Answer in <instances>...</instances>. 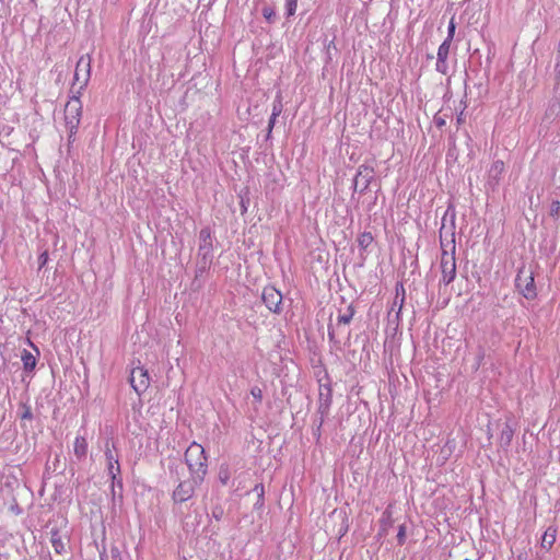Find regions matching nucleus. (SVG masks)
Here are the masks:
<instances>
[{
    "label": "nucleus",
    "mask_w": 560,
    "mask_h": 560,
    "mask_svg": "<svg viewBox=\"0 0 560 560\" xmlns=\"http://www.w3.org/2000/svg\"><path fill=\"white\" fill-rule=\"evenodd\" d=\"M442 248L441 268L444 285L455 279V210L452 207L445 211L440 229Z\"/></svg>",
    "instance_id": "obj_1"
},
{
    "label": "nucleus",
    "mask_w": 560,
    "mask_h": 560,
    "mask_svg": "<svg viewBox=\"0 0 560 560\" xmlns=\"http://www.w3.org/2000/svg\"><path fill=\"white\" fill-rule=\"evenodd\" d=\"M185 462L191 477L203 481L208 472V459L201 444L192 442L185 452Z\"/></svg>",
    "instance_id": "obj_2"
},
{
    "label": "nucleus",
    "mask_w": 560,
    "mask_h": 560,
    "mask_svg": "<svg viewBox=\"0 0 560 560\" xmlns=\"http://www.w3.org/2000/svg\"><path fill=\"white\" fill-rule=\"evenodd\" d=\"M82 117L80 94L72 96L65 106V124L69 132V141H73Z\"/></svg>",
    "instance_id": "obj_3"
},
{
    "label": "nucleus",
    "mask_w": 560,
    "mask_h": 560,
    "mask_svg": "<svg viewBox=\"0 0 560 560\" xmlns=\"http://www.w3.org/2000/svg\"><path fill=\"white\" fill-rule=\"evenodd\" d=\"M92 58L89 54L82 55L75 66L73 75V86H78V94L86 88L91 78Z\"/></svg>",
    "instance_id": "obj_4"
},
{
    "label": "nucleus",
    "mask_w": 560,
    "mask_h": 560,
    "mask_svg": "<svg viewBox=\"0 0 560 560\" xmlns=\"http://www.w3.org/2000/svg\"><path fill=\"white\" fill-rule=\"evenodd\" d=\"M515 284L520 293L528 299L533 300L536 298V287L534 281V272L525 267L520 268L515 279Z\"/></svg>",
    "instance_id": "obj_5"
},
{
    "label": "nucleus",
    "mask_w": 560,
    "mask_h": 560,
    "mask_svg": "<svg viewBox=\"0 0 560 560\" xmlns=\"http://www.w3.org/2000/svg\"><path fill=\"white\" fill-rule=\"evenodd\" d=\"M201 481L196 480L191 477L190 480H184L178 483V486L173 491V500L176 503H183L191 499L195 494V490L197 485H199Z\"/></svg>",
    "instance_id": "obj_6"
},
{
    "label": "nucleus",
    "mask_w": 560,
    "mask_h": 560,
    "mask_svg": "<svg viewBox=\"0 0 560 560\" xmlns=\"http://www.w3.org/2000/svg\"><path fill=\"white\" fill-rule=\"evenodd\" d=\"M130 385L138 395L144 393L150 386V376L147 369L137 366L130 374Z\"/></svg>",
    "instance_id": "obj_7"
},
{
    "label": "nucleus",
    "mask_w": 560,
    "mask_h": 560,
    "mask_svg": "<svg viewBox=\"0 0 560 560\" xmlns=\"http://www.w3.org/2000/svg\"><path fill=\"white\" fill-rule=\"evenodd\" d=\"M374 178V168L368 165H360L354 178V191L364 192Z\"/></svg>",
    "instance_id": "obj_8"
},
{
    "label": "nucleus",
    "mask_w": 560,
    "mask_h": 560,
    "mask_svg": "<svg viewBox=\"0 0 560 560\" xmlns=\"http://www.w3.org/2000/svg\"><path fill=\"white\" fill-rule=\"evenodd\" d=\"M262 301L269 311L280 313L282 304V294L275 287H266L262 290Z\"/></svg>",
    "instance_id": "obj_9"
},
{
    "label": "nucleus",
    "mask_w": 560,
    "mask_h": 560,
    "mask_svg": "<svg viewBox=\"0 0 560 560\" xmlns=\"http://www.w3.org/2000/svg\"><path fill=\"white\" fill-rule=\"evenodd\" d=\"M105 457L107 462L108 475L113 480H115L116 477L120 474V466L115 444L109 440L105 443Z\"/></svg>",
    "instance_id": "obj_10"
},
{
    "label": "nucleus",
    "mask_w": 560,
    "mask_h": 560,
    "mask_svg": "<svg viewBox=\"0 0 560 560\" xmlns=\"http://www.w3.org/2000/svg\"><path fill=\"white\" fill-rule=\"evenodd\" d=\"M504 171V163L502 161H495L492 163L489 170V185L495 187L499 184L501 175Z\"/></svg>",
    "instance_id": "obj_11"
},
{
    "label": "nucleus",
    "mask_w": 560,
    "mask_h": 560,
    "mask_svg": "<svg viewBox=\"0 0 560 560\" xmlns=\"http://www.w3.org/2000/svg\"><path fill=\"white\" fill-rule=\"evenodd\" d=\"M455 32V18L452 16L450 19L448 23V38L440 46L438 51V59H445L448 56L450 50V38L452 37L453 33Z\"/></svg>",
    "instance_id": "obj_12"
},
{
    "label": "nucleus",
    "mask_w": 560,
    "mask_h": 560,
    "mask_svg": "<svg viewBox=\"0 0 560 560\" xmlns=\"http://www.w3.org/2000/svg\"><path fill=\"white\" fill-rule=\"evenodd\" d=\"M73 453L79 460L85 458L88 454V441L84 436H77L74 439Z\"/></svg>",
    "instance_id": "obj_13"
},
{
    "label": "nucleus",
    "mask_w": 560,
    "mask_h": 560,
    "mask_svg": "<svg viewBox=\"0 0 560 560\" xmlns=\"http://www.w3.org/2000/svg\"><path fill=\"white\" fill-rule=\"evenodd\" d=\"M556 535H557V529L553 527H548L546 529L545 534L542 535L541 547L547 550L550 549L556 541Z\"/></svg>",
    "instance_id": "obj_14"
},
{
    "label": "nucleus",
    "mask_w": 560,
    "mask_h": 560,
    "mask_svg": "<svg viewBox=\"0 0 560 560\" xmlns=\"http://www.w3.org/2000/svg\"><path fill=\"white\" fill-rule=\"evenodd\" d=\"M24 370L32 371L36 366V358L27 350H24L21 355Z\"/></svg>",
    "instance_id": "obj_15"
},
{
    "label": "nucleus",
    "mask_w": 560,
    "mask_h": 560,
    "mask_svg": "<svg viewBox=\"0 0 560 560\" xmlns=\"http://www.w3.org/2000/svg\"><path fill=\"white\" fill-rule=\"evenodd\" d=\"M358 245L362 250H366L373 243L374 237L371 232H363L358 236Z\"/></svg>",
    "instance_id": "obj_16"
},
{
    "label": "nucleus",
    "mask_w": 560,
    "mask_h": 560,
    "mask_svg": "<svg viewBox=\"0 0 560 560\" xmlns=\"http://www.w3.org/2000/svg\"><path fill=\"white\" fill-rule=\"evenodd\" d=\"M354 315V308L352 305H349L345 313L339 314L337 317L338 325H349Z\"/></svg>",
    "instance_id": "obj_17"
},
{
    "label": "nucleus",
    "mask_w": 560,
    "mask_h": 560,
    "mask_svg": "<svg viewBox=\"0 0 560 560\" xmlns=\"http://www.w3.org/2000/svg\"><path fill=\"white\" fill-rule=\"evenodd\" d=\"M513 438V430L509 424H504L500 434V444L503 446H509Z\"/></svg>",
    "instance_id": "obj_18"
},
{
    "label": "nucleus",
    "mask_w": 560,
    "mask_h": 560,
    "mask_svg": "<svg viewBox=\"0 0 560 560\" xmlns=\"http://www.w3.org/2000/svg\"><path fill=\"white\" fill-rule=\"evenodd\" d=\"M218 477H219V480L220 482L223 485V486H226L230 481V478H231V474H230V468L228 465L223 464L220 466V469H219V472H218Z\"/></svg>",
    "instance_id": "obj_19"
},
{
    "label": "nucleus",
    "mask_w": 560,
    "mask_h": 560,
    "mask_svg": "<svg viewBox=\"0 0 560 560\" xmlns=\"http://www.w3.org/2000/svg\"><path fill=\"white\" fill-rule=\"evenodd\" d=\"M51 545L57 553H62L65 551L63 541L61 537L58 535V533H52Z\"/></svg>",
    "instance_id": "obj_20"
},
{
    "label": "nucleus",
    "mask_w": 560,
    "mask_h": 560,
    "mask_svg": "<svg viewBox=\"0 0 560 560\" xmlns=\"http://www.w3.org/2000/svg\"><path fill=\"white\" fill-rule=\"evenodd\" d=\"M381 524H382L383 530H386L387 527L390 526V524H392V511L389 510V508H387L385 510V512L383 513V517L381 520Z\"/></svg>",
    "instance_id": "obj_21"
},
{
    "label": "nucleus",
    "mask_w": 560,
    "mask_h": 560,
    "mask_svg": "<svg viewBox=\"0 0 560 560\" xmlns=\"http://www.w3.org/2000/svg\"><path fill=\"white\" fill-rule=\"evenodd\" d=\"M285 8L288 16L294 15L298 9V0H285Z\"/></svg>",
    "instance_id": "obj_22"
},
{
    "label": "nucleus",
    "mask_w": 560,
    "mask_h": 560,
    "mask_svg": "<svg viewBox=\"0 0 560 560\" xmlns=\"http://www.w3.org/2000/svg\"><path fill=\"white\" fill-rule=\"evenodd\" d=\"M396 299H399V311H401L405 301V288L401 283L396 285Z\"/></svg>",
    "instance_id": "obj_23"
},
{
    "label": "nucleus",
    "mask_w": 560,
    "mask_h": 560,
    "mask_svg": "<svg viewBox=\"0 0 560 560\" xmlns=\"http://www.w3.org/2000/svg\"><path fill=\"white\" fill-rule=\"evenodd\" d=\"M282 113V103H281V96H278V101L273 103L272 105V113L273 119H277V117Z\"/></svg>",
    "instance_id": "obj_24"
},
{
    "label": "nucleus",
    "mask_w": 560,
    "mask_h": 560,
    "mask_svg": "<svg viewBox=\"0 0 560 560\" xmlns=\"http://www.w3.org/2000/svg\"><path fill=\"white\" fill-rule=\"evenodd\" d=\"M550 215L555 219H558L560 215V201L553 200L550 206Z\"/></svg>",
    "instance_id": "obj_25"
},
{
    "label": "nucleus",
    "mask_w": 560,
    "mask_h": 560,
    "mask_svg": "<svg viewBox=\"0 0 560 560\" xmlns=\"http://www.w3.org/2000/svg\"><path fill=\"white\" fill-rule=\"evenodd\" d=\"M262 15L268 22H272L273 18L276 16V12L271 7H265L262 9Z\"/></svg>",
    "instance_id": "obj_26"
},
{
    "label": "nucleus",
    "mask_w": 560,
    "mask_h": 560,
    "mask_svg": "<svg viewBox=\"0 0 560 560\" xmlns=\"http://www.w3.org/2000/svg\"><path fill=\"white\" fill-rule=\"evenodd\" d=\"M250 395L257 400V402H261L262 400V390L258 386H254L250 389Z\"/></svg>",
    "instance_id": "obj_27"
},
{
    "label": "nucleus",
    "mask_w": 560,
    "mask_h": 560,
    "mask_svg": "<svg viewBox=\"0 0 560 560\" xmlns=\"http://www.w3.org/2000/svg\"><path fill=\"white\" fill-rule=\"evenodd\" d=\"M397 540L399 545H404L406 540V526L400 525L397 534Z\"/></svg>",
    "instance_id": "obj_28"
},
{
    "label": "nucleus",
    "mask_w": 560,
    "mask_h": 560,
    "mask_svg": "<svg viewBox=\"0 0 560 560\" xmlns=\"http://www.w3.org/2000/svg\"><path fill=\"white\" fill-rule=\"evenodd\" d=\"M436 69L445 74L446 73V70H447V66H446V60L445 59H438V62H436Z\"/></svg>",
    "instance_id": "obj_29"
},
{
    "label": "nucleus",
    "mask_w": 560,
    "mask_h": 560,
    "mask_svg": "<svg viewBox=\"0 0 560 560\" xmlns=\"http://www.w3.org/2000/svg\"><path fill=\"white\" fill-rule=\"evenodd\" d=\"M38 261H39V267H44L47 261H48V253L45 250L43 252L39 257H38Z\"/></svg>",
    "instance_id": "obj_30"
},
{
    "label": "nucleus",
    "mask_w": 560,
    "mask_h": 560,
    "mask_svg": "<svg viewBox=\"0 0 560 560\" xmlns=\"http://www.w3.org/2000/svg\"><path fill=\"white\" fill-rule=\"evenodd\" d=\"M254 491H256V492L258 493V497H259L260 499H262V498H264V494H265V488H264V485H262V483H258V485H256V486H255V488H254Z\"/></svg>",
    "instance_id": "obj_31"
},
{
    "label": "nucleus",
    "mask_w": 560,
    "mask_h": 560,
    "mask_svg": "<svg viewBox=\"0 0 560 560\" xmlns=\"http://www.w3.org/2000/svg\"><path fill=\"white\" fill-rule=\"evenodd\" d=\"M276 119H273V115H271L269 122H268V132L270 133L275 127Z\"/></svg>",
    "instance_id": "obj_32"
},
{
    "label": "nucleus",
    "mask_w": 560,
    "mask_h": 560,
    "mask_svg": "<svg viewBox=\"0 0 560 560\" xmlns=\"http://www.w3.org/2000/svg\"><path fill=\"white\" fill-rule=\"evenodd\" d=\"M434 121H435L438 127H442L445 124V121L442 118H440V117H435Z\"/></svg>",
    "instance_id": "obj_33"
},
{
    "label": "nucleus",
    "mask_w": 560,
    "mask_h": 560,
    "mask_svg": "<svg viewBox=\"0 0 560 560\" xmlns=\"http://www.w3.org/2000/svg\"><path fill=\"white\" fill-rule=\"evenodd\" d=\"M328 335L330 339H334L335 331L330 326L328 327Z\"/></svg>",
    "instance_id": "obj_34"
},
{
    "label": "nucleus",
    "mask_w": 560,
    "mask_h": 560,
    "mask_svg": "<svg viewBox=\"0 0 560 560\" xmlns=\"http://www.w3.org/2000/svg\"><path fill=\"white\" fill-rule=\"evenodd\" d=\"M397 300H398V299H395V301H394V306H398V307H399V302H398ZM399 312H400V311L398 310V313H399Z\"/></svg>",
    "instance_id": "obj_35"
},
{
    "label": "nucleus",
    "mask_w": 560,
    "mask_h": 560,
    "mask_svg": "<svg viewBox=\"0 0 560 560\" xmlns=\"http://www.w3.org/2000/svg\"><path fill=\"white\" fill-rule=\"evenodd\" d=\"M28 417H31V412L26 411L25 415H24V418H28Z\"/></svg>",
    "instance_id": "obj_36"
}]
</instances>
